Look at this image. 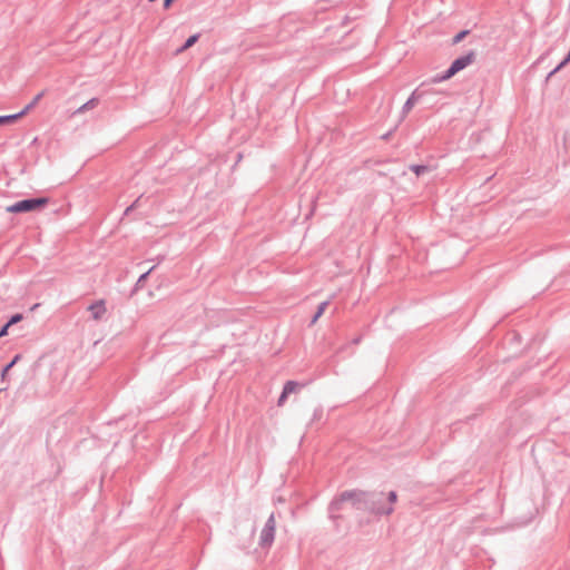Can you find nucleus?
<instances>
[{
	"label": "nucleus",
	"instance_id": "f8f14e48",
	"mask_svg": "<svg viewBox=\"0 0 570 570\" xmlns=\"http://www.w3.org/2000/svg\"><path fill=\"white\" fill-rule=\"evenodd\" d=\"M453 75H449V68L443 73H438L430 79L431 83H440L452 78Z\"/></svg>",
	"mask_w": 570,
	"mask_h": 570
},
{
	"label": "nucleus",
	"instance_id": "a878e982",
	"mask_svg": "<svg viewBox=\"0 0 570 570\" xmlns=\"http://www.w3.org/2000/svg\"><path fill=\"white\" fill-rule=\"evenodd\" d=\"M43 97V92L38 94L30 102L33 104V107L37 106V104L40 101V99Z\"/></svg>",
	"mask_w": 570,
	"mask_h": 570
},
{
	"label": "nucleus",
	"instance_id": "ddd939ff",
	"mask_svg": "<svg viewBox=\"0 0 570 570\" xmlns=\"http://www.w3.org/2000/svg\"><path fill=\"white\" fill-rule=\"evenodd\" d=\"M328 305V302L325 301V302H322L318 306H317V311L315 312V314L313 315L312 320H311V325L315 324L317 322V320L323 315V313L325 312L326 307Z\"/></svg>",
	"mask_w": 570,
	"mask_h": 570
},
{
	"label": "nucleus",
	"instance_id": "c85d7f7f",
	"mask_svg": "<svg viewBox=\"0 0 570 570\" xmlns=\"http://www.w3.org/2000/svg\"><path fill=\"white\" fill-rule=\"evenodd\" d=\"M391 136V131L390 132H386L385 135L382 136L383 139H389V137Z\"/></svg>",
	"mask_w": 570,
	"mask_h": 570
},
{
	"label": "nucleus",
	"instance_id": "5701e85b",
	"mask_svg": "<svg viewBox=\"0 0 570 570\" xmlns=\"http://www.w3.org/2000/svg\"><path fill=\"white\" fill-rule=\"evenodd\" d=\"M563 67H564V66H561V62H560V63H559V65H558L553 70H551V71L548 73V77H547V78L549 79L550 77H553V76H554V73H557L559 70H561Z\"/></svg>",
	"mask_w": 570,
	"mask_h": 570
},
{
	"label": "nucleus",
	"instance_id": "4468645a",
	"mask_svg": "<svg viewBox=\"0 0 570 570\" xmlns=\"http://www.w3.org/2000/svg\"><path fill=\"white\" fill-rule=\"evenodd\" d=\"M410 170H412L416 176H421L425 173L430 171V167L426 165H411Z\"/></svg>",
	"mask_w": 570,
	"mask_h": 570
},
{
	"label": "nucleus",
	"instance_id": "9b49d317",
	"mask_svg": "<svg viewBox=\"0 0 570 570\" xmlns=\"http://www.w3.org/2000/svg\"><path fill=\"white\" fill-rule=\"evenodd\" d=\"M303 386H304V384H301L296 381H287L284 384L283 390L285 391V393L292 394V393L296 392L299 387H303Z\"/></svg>",
	"mask_w": 570,
	"mask_h": 570
},
{
	"label": "nucleus",
	"instance_id": "cd10ccee",
	"mask_svg": "<svg viewBox=\"0 0 570 570\" xmlns=\"http://www.w3.org/2000/svg\"><path fill=\"white\" fill-rule=\"evenodd\" d=\"M322 414V409H317L314 412V417H318Z\"/></svg>",
	"mask_w": 570,
	"mask_h": 570
},
{
	"label": "nucleus",
	"instance_id": "393cba45",
	"mask_svg": "<svg viewBox=\"0 0 570 570\" xmlns=\"http://www.w3.org/2000/svg\"><path fill=\"white\" fill-rule=\"evenodd\" d=\"M9 325L6 323L1 328H0V338L8 335V330H9Z\"/></svg>",
	"mask_w": 570,
	"mask_h": 570
},
{
	"label": "nucleus",
	"instance_id": "6ab92c4d",
	"mask_svg": "<svg viewBox=\"0 0 570 570\" xmlns=\"http://www.w3.org/2000/svg\"><path fill=\"white\" fill-rule=\"evenodd\" d=\"M16 121V117H11V115L0 116V126L7 125Z\"/></svg>",
	"mask_w": 570,
	"mask_h": 570
},
{
	"label": "nucleus",
	"instance_id": "f3484780",
	"mask_svg": "<svg viewBox=\"0 0 570 570\" xmlns=\"http://www.w3.org/2000/svg\"><path fill=\"white\" fill-rule=\"evenodd\" d=\"M396 500H397V493L395 491H390L385 495V503L391 504V507H393V504L396 502Z\"/></svg>",
	"mask_w": 570,
	"mask_h": 570
},
{
	"label": "nucleus",
	"instance_id": "7ed1b4c3",
	"mask_svg": "<svg viewBox=\"0 0 570 570\" xmlns=\"http://www.w3.org/2000/svg\"><path fill=\"white\" fill-rule=\"evenodd\" d=\"M49 198L48 197H37V198H26L19 202H16L14 204L10 205L7 210L9 213H28L33 212L40 208H43L46 205H48Z\"/></svg>",
	"mask_w": 570,
	"mask_h": 570
},
{
	"label": "nucleus",
	"instance_id": "f257e3e1",
	"mask_svg": "<svg viewBox=\"0 0 570 570\" xmlns=\"http://www.w3.org/2000/svg\"><path fill=\"white\" fill-rule=\"evenodd\" d=\"M366 491L362 490H346L336 495L328 505V513L331 519L340 518L338 512L344 509L345 504H351L352 508L365 511Z\"/></svg>",
	"mask_w": 570,
	"mask_h": 570
},
{
	"label": "nucleus",
	"instance_id": "f03ea898",
	"mask_svg": "<svg viewBox=\"0 0 570 570\" xmlns=\"http://www.w3.org/2000/svg\"><path fill=\"white\" fill-rule=\"evenodd\" d=\"M365 511L374 515H390L394 507L385 503V493L382 491L366 492Z\"/></svg>",
	"mask_w": 570,
	"mask_h": 570
},
{
	"label": "nucleus",
	"instance_id": "4be33fe9",
	"mask_svg": "<svg viewBox=\"0 0 570 570\" xmlns=\"http://www.w3.org/2000/svg\"><path fill=\"white\" fill-rule=\"evenodd\" d=\"M138 203H139V198H137V199H136V200H135L130 206H128V207L126 208V210H125L124 215H128V214H130V212H131L134 208H136V207H137Z\"/></svg>",
	"mask_w": 570,
	"mask_h": 570
},
{
	"label": "nucleus",
	"instance_id": "423d86ee",
	"mask_svg": "<svg viewBox=\"0 0 570 570\" xmlns=\"http://www.w3.org/2000/svg\"><path fill=\"white\" fill-rule=\"evenodd\" d=\"M88 311L91 312V316L95 321H100L106 314V303L104 299L94 302L88 306Z\"/></svg>",
	"mask_w": 570,
	"mask_h": 570
},
{
	"label": "nucleus",
	"instance_id": "b1692460",
	"mask_svg": "<svg viewBox=\"0 0 570 570\" xmlns=\"http://www.w3.org/2000/svg\"><path fill=\"white\" fill-rule=\"evenodd\" d=\"M563 67H564V66H561V62H560V63H559V65H558L553 70H551V71L548 73V77H547V78L549 79L550 77H553V76H554V73H557L559 70H561Z\"/></svg>",
	"mask_w": 570,
	"mask_h": 570
},
{
	"label": "nucleus",
	"instance_id": "9d476101",
	"mask_svg": "<svg viewBox=\"0 0 570 570\" xmlns=\"http://www.w3.org/2000/svg\"><path fill=\"white\" fill-rule=\"evenodd\" d=\"M199 39V33H195L193 36H190L189 38H187V40L185 41V43L177 49V53H180L185 50H187L188 48H190L191 46H194Z\"/></svg>",
	"mask_w": 570,
	"mask_h": 570
},
{
	"label": "nucleus",
	"instance_id": "39448f33",
	"mask_svg": "<svg viewBox=\"0 0 570 570\" xmlns=\"http://www.w3.org/2000/svg\"><path fill=\"white\" fill-rule=\"evenodd\" d=\"M475 57L476 55L473 50H470L465 55L458 57L449 67V75H456L459 71L470 66L475 60Z\"/></svg>",
	"mask_w": 570,
	"mask_h": 570
},
{
	"label": "nucleus",
	"instance_id": "c756f323",
	"mask_svg": "<svg viewBox=\"0 0 570 570\" xmlns=\"http://www.w3.org/2000/svg\"><path fill=\"white\" fill-rule=\"evenodd\" d=\"M360 342H361V337H356V338L353 340L354 344H358Z\"/></svg>",
	"mask_w": 570,
	"mask_h": 570
},
{
	"label": "nucleus",
	"instance_id": "20e7f679",
	"mask_svg": "<svg viewBox=\"0 0 570 570\" xmlns=\"http://www.w3.org/2000/svg\"><path fill=\"white\" fill-rule=\"evenodd\" d=\"M276 520L274 513H272L265 522L259 535V547L263 549L271 548L275 539Z\"/></svg>",
	"mask_w": 570,
	"mask_h": 570
},
{
	"label": "nucleus",
	"instance_id": "dca6fc26",
	"mask_svg": "<svg viewBox=\"0 0 570 570\" xmlns=\"http://www.w3.org/2000/svg\"><path fill=\"white\" fill-rule=\"evenodd\" d=\"M33 107V104L29 102L21 111L12 114L11 117H16V120L27 115Z\"/></svg>",
	"mask_w": 570,
	"mask_h": 570
},
{
	"label": "nucleus",
	"instance_id": "aec40b11",
	"mask_svg": "<svg viewBox=\"0 0 570 570\" xmlns=\"http://www.w3.org/2000/svg\"><path fill=\"white\" fill-rule=\"evenodd\" d=\"M22 320V315L21 314H14L12 315L9 321L7 322V324L9 326H12L14 324H17L18 322H20Z\"/></svg>",
	"mask_w": 570,
	"mask_h": 570
},
{
	"label": "nucleus",
	"instance_id": "a211bd4d",
	"mask_svg": "<svg viewBox=\"0 0 570 570\" xmlns=\"http://www.w3.org/2000/svg\"><path fill=\"white\" fill-rule=\"evenodd\" d=\"M469 33V30H462L460 31L459 33H456L454 37H453V40H452V43L453 45H456L459 42H461L465 36Z\"/></svg>",
	"mask_w": 570,
	"mask_h": 570
},
{
	"label": "nucleus",
	"instance_id": "1a4fd4ad",
	"mask_svg": "<svg viewBox=\"0 0 570 570\" xmlns=\"http://www.w3.org/2000/svg\"><path fill=\"white\" fill-rule=\"evenodd\" d=\"M98 104H99L98 98H91L90 100H88L87 102L81 105L73 114L75 115L83 114L87 110L96 108L98 106Z\"/></svg>",
	"mask_w": 570,
	"mask_h": 570
},
{
	"label": "nucleus",
	"instance_id": "bb28decb",
	"mask_svg": "<svg viewBox=\"0 0 570 570\" xmlns=\"http://www.w3.org/2000/svg\"><path fill=\"white\" fill-rule=\"evenodd\" d=\"M174 0H164V9H169Z\"/></svg>",
	"mask_w": 570,
	"mask_h": 570
},
{
	"label": "nucleus",
	"instance_id": "0eeeda50",
	"mask_svg": "<svg viewBox=\"0 0 570 570\" xmlns=\"http://www.w3.org/2000/svg\"><path fill=\"white\" fill-rule=\"evenodd\" d=\"M424 92H420L417 89H415L410 97L406 99L405 104L402 107V117H405L410 110L413 108L415 102H417L422 97Z\"/></svg>",
	"mask_w": 570,
	"mask_h": 570
},
{
	"label": "nucleus",
	"instance_id": "412c9836",
	"mask_svg": "<svg viewBox=\"0 0 570 570\" xmlns=\"http://www.w3.org/2000/svg\"><path fill=\"white\" fill-rule=\"evenodd\" d=\"M289 394L288 393H285V391L283 390L279 397H278V401H277V404L281 406L284 404L285 400L287 399Z\"/></svg>",
	"mask_w": 570,
	"mask_h": 570
},
{
	"label": "nucleus",
	"instance_id": "2eb2a0df",
	"mask_svg": "<svg viewBox=\"0 0 570 570\" xmlns=\"http://www.w3.org/2000/svg\"><path fill=\"white\" fill-rule=\"evenodd\" d=\"M155 266L150 267L147 272L141 274L135 285V291L139 289L142 286V283L147 279L148 275L154 271Z\"/></svg>",
	"mask_w": 570,
	"mask_h": 570
},
{
	"label": "nucleus",
	"instance_id": "6e6552de",
	"mask_svg": "<svg viewBox=\"0 0 570 570\" xmlns=\"http://www.w3.org/2000/svg\"><path fill=\"white\" fill-rule=\"evenodd\" d=\"M21 360V354H17L13 358L2 368L0 377L1 381H6L8 376V372L12 370V367Z\"/></svg>",
	"mask_w": 570,
	"mask_h": 570
},
{
	"label": "nucleus",
	"instance_id": "7c9ffc66",
	"mask_svg": "<svg viewBox=\"0 0 570 570\" xmlns=\"http://www.w3.org/2000/svg\"><path fill=\"white\" fill-rule=\"evenodd\" d=\"M4 390H6V387H3V389H0V393H1L2 391H4Z\"/></svg>",
	"mask_w": 570,
	"mask_h": 570
}]
</instances>
